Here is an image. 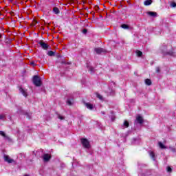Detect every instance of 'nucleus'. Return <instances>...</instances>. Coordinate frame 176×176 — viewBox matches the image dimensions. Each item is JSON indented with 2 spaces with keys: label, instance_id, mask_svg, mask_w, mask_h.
<instances>
[{
  "label": "nucleus",
  "instance_id": "nucleus-1",
  "mask_svg": "<svg viewBox=\"0 0 176 176\" xmlns=\"http://www.w3.org/2000/svg\"><path fill=\"white\" fill-rule=\"evenodd\" d=\"M160 50H162V53H164V54H166V56H171L172 57H175V52H174V51L167 52V46L166 45H162L160 47Z\"/></svg>",
  "mask_w": 176,
  "mask_h": 176
},
{
  "label": "nucleus",
  "instance_id": "nucleus-2",
  "mask_svg": "<svg viewBox=\"0 0 176 176\" xmlns=\"http://www.w3.org/2000/svg\"><path fill=\"white\" fill-rule=\"evenodd\" d=\"M32 82L34 85H36L37 87H39V86L42 85V80H41V77L38 76H34L32 78Z\"/></svg>",
  "mask_w": 176,
  "mask_h": 176
},
{
  "label": "nucleus",
  "instance_id": "nucleus-3",
  "mask_svg": "<svg viewBox=\"0 0 176 176\" xmlns=\"http://www.w3.org/2000/svg\"><path fill=\"white\" fill-rule=\"evenodd\" d=\"M81 144L85 149H90V142L87 139H81Z\"/></svg>",
  "mask_w": 176,
  "mask_h": 176
},
{
  "label": "nucleus",
  "instance_id": "nucleus-4",
  "mask_svg": "<svg viewBox=\"0 0 176 176\" xmlns=\"http://www.w3.org/2000/svg\"><path fill=\"white\" fill-rule=\"evenodd\" d=\"M142 123H144V118L140 115L137 116L134 124H142Z\"/></svg>",
  "mask_w": 176,
  "mask_h": 176
},
{
  "label": "nucleus",
  "instance_id": "nucleus-5",
  "mask_svg": "<svg viewBox=\"0 0 176 176\" xmlns=\"http://www.w3.org/2000/svg\"><path fill=\"white\" fill-rule=\"evenodd\" d=\"M38 44L40 45L41 47H42V49H43V50H47V49H49V47H50L49 45H47L46 43H45V41H40L38 42Z\"/></svg>",
  "mask_w": 176,
  "mask_h": 176
},
{
  "label": "nucleus",
  "instance_id": "nucleus-6",
  "mask_svg": "<svg viewBox=\"0 0 176 176\" xmlns=\"http://www.w3.org/2000/svg\"><path fill=\"white\" fill-rule=\"evenodd\" d=\"M4 160L5 162H6L7 163H16V161H14V160L10 158V157H9V155H4Z\"/></svg>",
  "mask_w": 176,
  "mask_h": 176
},
{
  "label": "nucleus",
  "instance_id": "nucleus-7",
  "mask_svg": "<svg viewBox=\"0 0 176 176\" xmlns=\"http://www.w3.org/2000/svg\"><path fill=\"white\" fill-rule=\"evenodd\" d=\"M94 52H96L97 54H101V53H105L107 50L101 47H98L94 49Z\"/></svg>",
  "mask_w": 176,
  "mask_h": 176
},
{
  "label": "nucleus",
  "instance_id": "nucleus-8",
  "mask_svg": "<svg viewBox=\"0 0 176 176\" xmlns=\"http://www.w3.org/2000/svg\"><path fill=\"white\" fill-rule=\"evenodd\" d=\"M19 91L23 97H28V92H27V89H24L23 87H19Z\"/></svg>",
  "mask_w": 176,
  "mask_h": 176
},
{
  "label": "nucleus",
  "instance_id": "nucleus-9",
  "mask_svg": "<svg viewBox=\"0 0 176 176\" xmlns=\"http://www.w3.org/2000/svg\"><path fill=\"white\" fill-rule=\"evenodd\" d=\"M43 162H49V160H50V159H52V156H50V155L45 153L43 154V157H42Z\"/></svg>",
  "mask_w": 176,
  "mask_h": 176
},
{
  "label": "nucleus",
  "instance_id": "nucleus-10",
  "mask_svg": "<svg viewBox=\"0 0 176 176\" xmlns=\"http://www.w3.org/2000/svg\"><path fill=\"white\" fill-rule=\"evenodd\" d=\"M149 155L151 159L154 161L156 162V155H155V153L153 151H149Z\"/></svg>",
  "mask_w": 176,
  "mask_h": 176
},
{
  "label": "nucleus",
  "instance_id": "nucleus-11",
  "mask_svg": "<svg viewBox=\"0 0 176 176\" xmlns=\"http://www.w3.org/2000/svg\"><path fill=\"white\" fill-rule=\"evenodd\" d=\"M148 16H151V17H156L157 16V13L155 12L149 11L147 12Z\"/></svg>",
  "mask_w": 176,
  "mask_h": 176
},
{
  "label": "nucleus",
  "instance_id": "nucleus-12",
  "mask_svg": "<svg viewBox=\"0 0 176 176\" xmlns=\"http://www.w3.org/2000/svg\"><path fill=\"white\" fill-rule=\"evenodd\" d=\"M0 135H1L2 137H3V138H5V140H9V137H8V135H6V134L5 133V132L0 131Z\"/></svg>",
  "mask_w": 176,
  "mask_h": 176
},
{
  "label": "nucleus",
  "instance_id": "nucleus-13",
  "mask_svg": "<svg viewBox=\"0 0 176 176\" xmlns=\"http://www.w3.org/2000/svg\"><path fill=\"white\" fill-rule=\"evenodd\" d=\"M152 0H146L144 2V5L145 6H149V5H152Z\"/></svg>",
  "mask_w": 176,
  "mask_h": 176
},
{
  "label": "nucleus",
  "instance_id": "nucleus-14",
  "mask_svg": "<svg viewBox=\"0 0 176 176\" xmlns=\"http://www.w3.org/2000/svg\"><path fill=\"white\" fill-rule=\"evenodd\" d=\"M85 105H86L87 109H90L91 111V109H93V108H94L93 104H90V103H86Z\"/></svg>",
  "mask_w": 176,
  "mask_h": 176
},
{
  "label": "nucleus",
  "instance_id": "nucleus-15",
  "mask_svg": "<svg viewBox=\"0 0 176 176\" xmlns=\"http://www.w3.org/2000/svg\"><path fill=\"white\" fill-rule=\"evenodd\" d=\"M87 68H88L89 71H90V72H91V74H94V72H96V69H94V67H91V66L87 65Z\"/></svg>",
  "mask_w": 176,
  "mask_h": 176
},
{
  "label": "nucleus",
  "instance_id": "nucleus-16",
  "mask_svg": "<svg viewBox=\"0 0 176 176\" xmlns=\"http://www.w3.org/2000/svg\"><path fill=\"white\" fill-rule=\"evenodd\" d=\"M111 115L110 116V119L111 120V122H113L116 119V117L115 116L113 111H111Z\"/></svg>",
  "mask_w": 176,
  "mask_h": 176
},
{
  "label": "nucleus",
  "instance_id": "nucleus-17",
  "mask_svg": "<svg viewBox=\"0 0 176 176\" xmlns=\"http://www.w3.org/2000/svg\"><path fill=\"white\" fill-rule=\"evenodd\" d=\"M53 12L54 13H55V14H58V13H60V10L58 9V8L54 7L53 8Z\"/></svg>",
  "mask_w": 176,
  "mask_h": 176
},
{
  "label": "nucleus",
  "instance_id": "nucleus-18",
  "mask_svg": "<svg viewBox=\"0 0 176 176\" xmlns=\"http://www.w3.org/2000/svg\"><path fill=\"white\" fill-rule=\"evenodd\" d=\"M145 83L147 85V86H151V85H152V80H151L149 78H146L145 80Z\"/></svg>",
  "mask_w": 176,
  "mask_h": 176
},
{
  "label": "nucleus",
  "instance_id": "nucleus-19",
  "mask_svg": "<svg viewBox=\"0 0 176 176\" xmlns=\"http://www.w3.org/2000/svg\"><path fill=\"white\" fill-rule=\"evenodd\" d=\"M0 120H6V115L5 114H0Z\"/></svg>",
  "mask_w": 176,
  "mask_h": 176
},
{
  "label": "nucleus",
  "instance_id": "nucleus-20",
  "mask_svg": "<svg viewBox=\"0 0 176 176\" xmlns=\"http://www.w3.org/2000/svg\"><path fill=\"white\" fill-rule=\"evenodd\" d=\"M159 146L160 148H161V149H166V146H164V144H163V143H162V142H159Z\"/></svg>",
  "mask_w": 176,
  "mask_h": 176
},
{
  "label": "nucleus",
  "instance_id": "nucleus-21",
  "mask_svg": "<svg viewBox=\"0 0 176 176\" xmlns=\"http://www.w3.org/2000/svg\"><path fill=\"white\" fill-rule=\"evenodd\" d=\"M47 54L50 56V57H53V56H54L56 54V53L53 51H49L47 52Z\"/></svg>",
  "mask_w": 176,
  "mask_h": 176
},
{
  "label": "nucleus",
  "instance_id": "nucleus-22",
  "mask_svg": "<svg viewBox=\"0 0 176 176\" xmlns=\"http://www.w3.org/2000/svg\"><path fill=\"white\" fill-rule=\"evenodd\" d=\"M122 126L124 127H129V126H130V124H129V121L125 120L122 124Z\"/></svg>",
  "mask_w": 176,
  "mask_h": 176
},
{
  "label": "nucleus",
  "instance_id": "nucleus-23",
  "mask_svg": "<svg viewBox=\"0 0 176 176\" xmlns=\"http://www.w3.org/2000/svg\"><path fill=\"white\" fill-rule=\"evenodd\" d=\"M136 54L138 57H141L142 56V52L141 51H139V50L136 51Z\"/></svg>",
  "mask_w": 176,
  "mask_h": 176
},
{
  "label": "nucleus",
  "instance_id": "nucleus-24",
  "mask_svg": "<svg viewBox=\"0 0 176 176\" xmlns=\"http://www.w3.org/2000/svg\"><path fill=\"white\" fill-rule=\"evenodd\" d=\"M58 119H60V120H64L65 119V117L61 116L60 114H58Z\"/></svg>",
  "mask_w": 176,
  "mask_h": 176
},
{
  "label": "nucleus",
  "instance_id": "nucleus-25",
  "mask_svg": "<svg viewBox=\"0 0 176 176\" xmlns=\"http://www.w3.org/2000/svg\"><path fill=\"white\" fill-rule=\"evenodd\" d=\"M122 28H123L124 30H127L129 28V25H126V24H122L121 25Z\"/></svg>",
  "mask_w": 176,
  "mask_h": 176
},
{
  "label": "nucleus",
  "instance_id": "nucleus-26",
  "mask_svg": "<svg viewBox=\"0 0 176 176\" xmlns=\"http://www.w3.org/2000/svg\"><path fill=\"white\" fill-rule=\"evenodd\" d=\"M67 104L71 106L74 104V102H72V100H71L70 99L67 100Z\"/></svg>",
  "mask_w": 176,
  "mask_h": 176
},
{
  "label": "nucleus",
  "instance_id": "nucleus-27",
  "mask_svg": "<svg viewBox=\"0 0 176 176\" xmlns=\"http://www.w3.org/2000/svg\"><path fill=\"white\" fill-rule=\"evenodd\" d=\"M25 116L28 119H31V113H25Z\"/></svg>",
  "mask_w": 176,
  "mask_h": 176
},
{
  "label": "nucleus",
  "instance_id": "nucleus-28",
  "mask_svg": "<svg viewBox=\"0 0 176 176\" xmlns=\"http://www.w3.org/2000/svg\"><path fill=\"white\" fill-rule=\"evenodd\" d=\"M155 72H157V74H160V67H157L155 68Z\"/></svg>",
  "mask_w": 176,
  "mask_h": 176
},
{
  "label": "nucleus",
  "instance_id": "nucleus-29",
  "mask_svg": "<svg viewBox=\"0 0 176 176\" xmlns=\"http://www.w3.org/2000/svg\"><path fill=\"white\" fill-rule=\"evenodd\" d=\"M170 7L171 8H176V3L175 2H172L170 3Z\"/></svg>",
  "mask_w": 176,
  "mask_h": 176
},
{
  "label": "nucleus",
  "instance_id": "nucleus-30",
  "mask_svg": "<svg viewBox=\"0 0 176 176\" xmlns=\"http://www.w3.org/2000/svg\"><path fill=\"white\" fill-rule=\"evenodd\" d=\"M97 97L99 100H102V96L100 95V94H97Z\"/></svg>",
  "mask_w": 176,
  "mask_h": 176
},
{
  "label": "nucleus",
  "instance_id": "nucleus-31",
  "mask_svg": "<svg viewBox=\"0 0 176 176\" xmlns=\"http://www.w3.org/2000/svg\"><path fill=\"white\" fill-rule=\"evenodd\" d=\"M167 171H168V173H171V171H172L171 167L168 166L167 167Z\"/></svg>",
  "mask_w": 176,
  "mask_h": 176
},
{
  "label": "nucleus",
  "instance_id": "nucleus-32",
  "mask_svg": "<svg viewBox=\"0 0 176 176\" xmlns=\"http://www.w3.org/2000/svg\"><path fill=\"white\" fill-rule=\"evenodd\" d=\"M169 148L170 149V151H171L172 152H173V153L175 152V148H174V147H169Z\"/></svg>",
  "mask_w": 176,
  "mask_h": 176
},
{
  "label": "nucleus",
  "instance_id": "nucleus-33",
  "mask_svg": "<svg viewBox=\"0 0 176 176\" xmlns=\"http://www.w3.org/2000/svg\"><path fill=\"white\" fill-rule=\"evenodd\" d=\"M82 34H87V29H83Z\"/></svg>",
  "mask_w": 176,
  "mask_h": 176
},
{
  "label": "nucleus",
  "instance_id": "nucleus-34",
  "mask_svg": "<svg viewBox=\"0 0 176 176\" xmlns=\"http://www.w3.org/2000/svg\"><path fill=\"white\" fill-rule=\"evenodd\" d=\"M30 64L31 65H35V62H31Z\"/></svg>",
  "mask_w": 176,
  "mask_h": 176
},
{
  "label": "nucleus",
  "instance_id": "nucleus-35",
  "mask_svg": "<svg viewBox=\"0 0 176 176\" xmlns=\"http://www.w3.org/2000/svg\"><path fill=\"white\" fill-rule=\"evenodd\" d=\"M61 63L62 64H67V63H65V61H62Z\"/></svg>",
  "mask_w": 176,
  "mask_h": 176
},
{
  "label": "nucleus",
  "instance_id": "nucleus-36",
  "mask_svg": "<svg viewBox=\"0 0 176 176\" xmlns=\"http://www.w3.org/2000/svg\"><path fill=\"white\" fill-rule=\"evenodd\" d=\"M102 115H105L104 111H101Z\"/></svg>",
  "mask_w": 176,
  "mask_h": 176
},
{
  "label": "nucleus",
  "instance_id": "nucleus-37",
  "mask_svg": "<svg viewBox=\"0 0 176 176\" xmlns=\"http://www.w3.org/2000/svg\"><path fill=\"white\" fill-rule=\"evenodd\" d=\"M60 57H61V56L60 55H58V58H60Z\"/></svg>",
  "mask_w": 176,
  "mask_h": 176
},
{
  "label": "nucleus",
  "instance_id": "nucleus-38",
  "mask_svg": "<svg viewBox=\"0 0 176 176\" xmlns=\"http://www.w3.org/2000/svg\"><path fill=\"white\" fill-rule=\"evenodd\" d=\"M9 1H10V2H12L13 0H9Z\"/></svg>",
  "mask_w": 176,
  "mask_h": 176
},
{
  "label": "nucleus",
  "instance_id": "nucleus-39",
  "mask_svg": "<svg viewBox=\"0 0 176 176\" xmlns=\"http://www.w3.org/2000/svg\"><path fill=\"white\" fill-rule=\"evenodd\" d=\"M24 176H30V175H25Z\"/></svg>",
  "mask_w": 176,
  "mask_h": 176
}]
</instances>
